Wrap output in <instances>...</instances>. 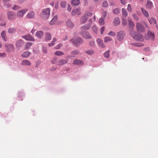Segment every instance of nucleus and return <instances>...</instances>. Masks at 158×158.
<instances>
[{"label": "nucleus", "instance_id": "nucleus-1", "mask_svg": "<svg viewBox=\"0 0 158 158\" xmlns=\"http://www.w3.org/2000/svg\"><path fill=\"white\" fill-rule=\"evenodd\" d=\"M130 35L135 40L142 41L144 38L143 36L140 34L135 32L134 31H131L129 33Z\"/></svg>", "mask_w": 158, "mask_h": 158}, {"label": "nucleus", "instance_id": "nucleus-2", "mask_svg": "<svg viewBox=\"0 0 158 158\" xmlns=\"http://www.w3.org/2000/svg\"><path fill=\"white\" fill-rule=\"evenodd\" d=\"M50 15V9L49 8L44 9L42 10L41 14L42 18L44 19H48Z\"/></svg>", "mask_w": 158, "mask_h": 158}, {"label": "nucleus", "instance_id": "nucleus-3", "mask_svg": "<svg viewBox=\"0 0 158 158\" xmlns=\"http://www.w3.org/2000/svg\"><path fill=\"white\" fill-rule=\"evenodd\" d=\"M7 18L9 21H13L16 18L15 13L12 11H8L6 13Z\"/></svg>", "mask_w": 158, "mask_h": 158}, {"label": "nucleus", "instance_id": "nucleus-4", "mask_svg": "<svg viewBox=\"0 0 158 158\" xmlns=\"http://www.w3.org/2000/svg\"><path fill=\"white\" fill-rule=\"evenodd\" d=\"M92 15L91 12L86 11L85 12V15L83 16L80 19L81 23H85L89 16H90Z\"/></svg>", "mask_w": 158, "mask_h": 158}, {"label": "nucleus", "instance_id": "nucleus-5", "mask_svg": "<svg viewBox=\"0 0 158 158\" xmlns=\"http://www.w3.org/2000/svg\"><path fill=\"white\" fill-rule=\"evenodd\" d=\"M70 41L76 46H77L83 43L82 40L80 37H77L76 39H72Z\"/></svg>", "mask_w": 158, "mask_h": 158}, {"label": "nucleus", "instance_id": "nucleus-6", "mask_svg": "<svg viewBox=\"0 0 158 158\" xmlns=\"http://www.w3.org/2000/svg\"><path fill=\"white\" fill-rule=\"evenodd\" d=\"M125 35V32L123 31H121L117 33V39L119 41H121L123 40Z\"/></svg>", "mask_w": 158, "mask_h": 158}, {"label": "nucleus", "instance_id": "nucleus-7", "mask_svg": "<svg viewBox=\"0 0 158 158\" xmlns=\"http://www.w3.org/2000/svg\"><path fill=\"white\" fill-rule=\"evenodd\" d=\"M80 34L83 38L85 39H90L92 38L90 34L86 31H81Z\"/></svg>", "mask_w": 158, "mask_h": 158}, {"label": "nucleus", "instance_id": "nucleus-8", "mask_svg": "<svg viewBox=\"0 0 158 158\" xmlns=\"http://www.w3.org/2000/svg\"><path fill=\"white\" fill-rule=\"evenodd\" d=\"M27 11V10L26 9L19 10L17 12L16 15L19 18H22Z\"/></svg>", "mask_w": 158, "mask_h": 158}, {"label": "nucleus", "instance_id": "nucleus-9", "mask_svg": "<svg viewBox=\"0 0 158 158\" xmlns=\"http://www.w3.org/2000/svg\"><path fill=\"white\" fill-rule=\"evenodd\" d=\"M155 35L153 33L151 32L150 31H148L147 35L145 36V39L147 40L151 39L152 40H153L154 39Z\"/></svg>", "mask_w": 158, "mask_h": 158}, {"label": "nucleus", "instance_id": "nucleus-10", "mask_svg": "<svg viewBox=\"0 0 158 158\" xmlns=\"http://www.w3.org/2000/svg\"><path fill=\"white\" fill-rule=\"evenodd\" d=\"M136 26L137 29L138 31L141 32L144 31V28L142 24L140 23H137Z\"/></svg>", "mask_w": 158, "mask_h": 158}, {"label": "nucleus", "instance_id": "nucleus-11", "mask_svg": "<svg viewBox=\"0 0 158 158\" xmlns=\"http://www.w3.org/2000/svg\"><path fill=\"white\" fill-rule=\"evenodd\" d=\"M66 25L67 27L70 28H72L74 26V24L70 19H68L66 21Z\"/></svg>", "mask_w": 158, "mask_h": 158}, {"label": "nucleus", "instance_id": "nucleus-12", "mask_svg": "<svg viewBox=\"0 0 158 158\" xmlns=\"http://www.w3.org/2000/svg\"><path fill=\"white\" fill-rule=\"evenodd\" d=\"M5 46L6 48L7 51L9 52L13 51L14 50L13 45L11 44H7L5 45Z\"/></svg>", "mask_w": 158, "mask_h": 158}, {"label": "nucleus", "instance_id": "nucleus-13", "mask_svg": "<svg viewBox=\"0 0 158 158\" xmlns=\"http://www.w3.org/2000/svg\"><path fill=\"white\" fill-rule=\"evenodd\" d=\"M80 9L77 8L73 10L72 11L71 14L73 15H79L81 14V12L80 11Z\"/></svg>", "mask_w": 158, "mask_h": 158}, {"label": "nucleus", "instance_id": "nucleus-14", "mask_svg": "<svg viewBox=\"0 0 158 158\" xmlns=\"http://www.w3.org/2000/svg\"><path fill=\"white\" fill-rule=\"evenodd\" d=\"M22 38L27 40H30L31 41H35L34 38L29 35H24Z\"/></svg>", "mask_w": 158, "mask_h": 158}, {"label": "nucleus", "instance_id": "nucleus-15", "mask_svg": "<svg viewBox=\"0 0 158 158\" xmlns=\"http://www.w3.org/2000/svg\"><path fill=\"white\" fill-rule=\"evenodd\" d=\"M96 41L99 46L102 48H104L105 47V45L104 44L103 41L100 38H98L96 40Z\"/></svg>", "mask_w": 158, "mask_h": 158}, {"label": "nucleus", "instance_id": "nucleus-16", "mask_svg": "<svg viewBox=\"0 0 158 158\" xmlns=\"http://www.w3.org/2000/svg\"><path fill=\"white\" fill-rule=\"evenodd\" d=\"M35 15L33 11H29L26 15V17L28 18L32 19L35 17Z\"/></svg>", "mask_w": 158, "mask_h": 158}, {"label": "nucleus", "instance_id": "nucleus-17", "mask_svg": "<svg viewBox=\"0 0 158 158\" xmlns=\"http://www.w3.org/2000/svg\"><path fill=\"white\" fill-rule=\"evenodd\" d=\"M120 23V20L119 18L116 17L114 18L113 21V23L114 26H118L119 25Z\"/></svg>", "mask_w": 158, "mask_h": 158}, {"label": "nucleus", "instance_id": "nucleus-18", "mask_svg": "<svg viewBox=\"0 0 158 158\" xmlns=\"http://www.w3.org/2000/svg\"><path fill=\"white\" fill-rule=\"evenodd\" d=\"M68 60H67L62 59L60 60L57 62V64L58 65H62L67 63Z\"/></svg>", "mask_w": 158, "mask_h": 158}, {"label": "nucleus", "instance_id": "nucleus-19", "mask_svg": "<svg viewBox=\"0 0 158 158\" xmlns=\"http://www.w3.org/2000/svg\"><path fill=\"white\" fill-rule=\"evenodd\" d=\"M73 64H77L78 65H81L83 64V61L80 60L78 59H75L73 62Z\"/></svg>", "mask_w": 158, "mask_h": 158}, {"label": "nucleus", "instance_id": "nucleus-20", "mask_svg": "<svg viewBox=\"0 0 158 158\" xmlns=\"http://www.w3.org/2000/svg\"><path fill=\"white\" fill-rule=\"evenodd\" d=\"M153 6L152 2L149 0H148L146 4V7L149 9L152 8Z\"/></svg>", "mask_w": 158, "mask_h": 158}, {"label": "nucleus", "instance_id": "nucleus-21", "mask_svg": "<svg viewBox=\"0 0 158 158\" xmlns=\"http://www.w3.org/2000/svg\"><path fill=\"white\" fill-rule=\"evenodd\" d=\"M90 27V24H87L84 26H82L81 27V31H85L86 30L89 29Z\"/></svg>", "mask_w": 158, "mask_h": 158}, {"label": "nucleus", "instance_id": "nucleus-22", "mask_svg": "<svg viewBox=\"0 0 158 158\" xmlns=\"http://www.w3.org/2000/svg\"><path fill=\"white\" fill-rule=\"evenodd\" d=\"M24 44L23 41L22 40H17L16 43L17 47H19L23 45Z\"/></svg>", "mask_w": 158, "mask_h": 158}, {"label": "nucleus", "instance_id": "nucleus-23", "mask_svg": "<svg viewBox=\"0 0 158 158\" xmlns=\"http://www.w3.org/2000/svg\"><path fill=\"white\" fill-rule=\"evenodd\" d=\"M36 35L39 38H41L43 36L44 33L42 31H38L36 32Z\"/></svg>", "mask_w": 158, "mask_h": 158}, {"label": "nucleus", "instance_id": "nucleus-24", "mask_svg": "<svg viewBox=\"0 0 158 158\" xmlns=\"http://www.w3.org/2000/svg\"><path fill=\"white\" fill-rule=\"evenodd\" d=\"M128 22L130 27H134V24L130 18H128Z\"/></svg>", "mask_w": 158, "mask_h": 158}, {"label": "nucleus", "instance_id": "nucleus-25", "mask_svg": "<svg viewBox=\"0 0 158 158\" xmlns=\"http://www.w3.org/2000/svg\"><path fill=\"white\" fill-rule=\"evenodd\" d=\"M58 19V17L57 15H55L54 16L53 18L51 20L50 22L49 23V24L51 25H53L55 24L56 21Z\"/></svg>", "mask_w": 158, "mask_h": 158}, {"label": "nucleus", "instance_id": "nucleus-26", "mask_svg": "<svg viewBox=\"0 0 158 158\" xmlns=\"http://www.w3.org/2000/svg\"><path fill=\"white\" fill-rule=\"evenodd\" d=\"M31 64L30 62L27 60H25L22 61V65H23L30 66Z\"/></svg>", "mask_w": 158, "mask_h": 158}, {"label": "nucleus", "instance_id": "nucleus-27", "mask_svg": "<svg viewBox=\"0 0 158 158\" xmlns=\"http://www.w3.org/2000/svg\"><path fill=\"white\" fill-rule=\"evenodd\" d=\"M149 23L151 24H156V20L153 17H151L150 19H148Z\"/></svg>", "mask_w": 158, "mask_h": 158}, {"label": "nucleus", "instance_id": "nucleus-28", "mask_svg": "<svg viewBox=\"0 0 158 158\" xmlns=\"http://www.w3.org/2000/svg\"><path fill=\"white\" fill-rule=\"evenodd\" d=\"M31 52L28 51H26L23 53L22 55V56L23 57H27L31 55Z\"/></svg>", "mask_w": 158, "mask_h": 158}, {"label": "nucleus", "instance_id": "nucleus-29", "mask_svg": "<svg viewBox=\"0 0 158 158\" xmlns=\"http://www.w3.org/2000/svg\"><path fill=\"white\" fill-rule=\"evenodd\" d=\"M141 10L143 15L147 18L149 17V15L148 13L143 8H141Z\"/></svg>", "mask_w": 158, "mask_h": 158}, {"label": "nucleus", "instance_id": "nucleus-30", "mask_svg": "<svg viewBox=\"0 0 158 158\" xmlns=\"http://www.w3.org/2000/svg\"><path fill=\"white\" fill-rule=\"evenodd\" d=\"M1 36L3 40L5 41H6L7 40V38L6 37V32L5 31H3L1 32Z\"/></svg>", "mask_w": 158, "mask_h": 158}, {"label": "nucleus", "instance_id": "nucleus-31", "mask_svg": "<svg viewBox=\"0 0 158 158\" xmlns=\"http://www.w3.org/2000/svg\"><path fill=\"white\" fill-rule=\"evenodd\" d=\"M45 40H49L51 38V36L50 33H46L45 34Z\"/></svg>", "mask_w": 158, "mask_h": 158}, {"label": "nucleus", "instance_id": "nucleus-32", "mask_svg": "<svg viewBox=\"0 0 158 158\" xmlns=\"http://www.w3.org/2000/svg\"><path fill=\"white\" fill-rule=\"evenodd\" d=\"M72 4L74 6H78L80 3V0H72Z\"/></svg>", "mask_w": 158, "mask_h": 158}, {"label": "nucleus", "instance_id": "nucleus-33", "mask_svg": "<svg viewBox=\"0 0 158 158\" xmlns=\"http://www.w3.org/2000/svg\"><path fill=\"white\" fill-rule=\"evenodd\" d=\"M10 0H3V2L4 4V5L5 6H6L7 7H10V4H7V3L10 1Z\"/></svg>", "mask_w": 158, "mask_h": 158}, {"label": "nucleus", "instance_id": "nucleus-34", "mask_svg": "<svg viewBox=\"0 0 158 158\" xmlns=\"http://www.w3.org/2000/svg\"><path fill=\"white\" fill-rule=\"evenodd\" d=\"M16 32V30L15 28H9L8 30V32L10 34H13L15 33Z\"/></svg>", "mask_w": 158, "mask_h": 158}, {"label": "nucleus", "instance_id": "nucleus-35", "mask_svg": "<svg viewBox=\"0 0 158 158\" xmlns=\"http://www.w3.org/2000/svg\"><path fill=\"white\" fill-rule=\"evenodd\" d=\"M122 12L123 15L124 17H127V16L128 14L126 9L123 8L122 9Z\"/></svg>", "mask_w": 158, "mask_h": 158}, {"label": "nucleus", "instance_id": "nucleus-36", "mask_svg": "<svg viewBox=\"0 0 158 158\" xmlns=\"http://www.w3.org/2000/svg\"><path fill=\"white\" fill-rule=\"evenodd\" d=\"M112 40V39L109 37L106 36L104 38V41L105 43H107L109 41H110Z\"/></svg>", "mask_w": 158, "mask_h": 158}, {"label": "nucleus", "instance_id": "nucleus-37", "mask_svg": "<svg viewBox=\"0 0 158 158\" xmlns=\"http://www.w3.org/2000/svg\"><path fill=\"white\" fill-rule=\"evenodd\" d=\"M98 22L100 25H104L105 23L104 18H100L98 20Z\"/></svg>", "mask_w": 158, "mask_h": 158}, {"label": "nucleus", "instance_id": "nucleus-38", "mask_svg": "<svg viewBox=\"0 0 158 158\" xmlns=\"http://www.w3.org/2000/svg\"><path fill=\"white\" fill-rule=\"evenodd\" d=\"M21 8V7L15 4L12 8V9L14 10H17Z\"/></svg>", "mask_w": 158, "mask_h": 158}, {"label": "nucleus", "instance_id": "nucleus-39", "mask_svg": "<svg viewBox=\"0 0 158 158\" xmlns=\"http://www.w3.org/2000/svg\"><path fill=\"white\" fill-rule=\"evenodd\" d=\"M133 45L135 46L139 47L143 46L144 45L143 44V43H133Z\"/></svg>", "mask_w": 158, "mask_h": 158}, {"label": "nucleus", "instance_id": "nucleus-40", "mask_svg": "<svg viewBox=\"0 0 158 158\" xmlns=\"http://www.w3.org/2000/svg\"><path fill=\"white\" fill-rule=\"evenodd\" d=\"M32 44V43L30 42L27 43L25 45V48L27 50L29 49L31 47Z\"/></svg>", "mask_w": 158, "mask_h": 158}, {"label": "nucleus", "instance_id": "nucleus-41", "mask_svg": "<svg viewBox=\"0 0 158 158\" xmlns=\"http://www.w3.org/2000/svg\"><path fill=\"white\" fill-rule=\"evenodd\" d=\"M85 52L89 55L93 54L94 53V51L92 49H90L85 51Z\"/></svg>", "mask_w": 158, "mask_h": 158}, {"label": "nucleus", "instance_id": "nucleus-42", "mask_svg": "<svg viewBox=\"0 0 158 158\" xmlns=\"http://www.w3.org/2000/svg\"><path fill=\"white\" fill-rule=\"evenodd\" d=\"M108 2L106 1H104L102 4V6L104 7H106L108 6Z\"/></svg>", "mask_w": 158, "mask_h": 158}, {"label": "nucleus", "instance_id": "nucleus-43", "mask_svg": "<svg viewBox=\"0 0 158 158\" xmlns=\"http://www.w3.org/2000/svg\"><path fill=\"white\" fill-rule=\"evenodd\" d=\"M56 40V38H53V40L52 42L51 43L48 44V45L50 47L52 46H53L54 44V42Z\"/></svg>", "mask_w": 158, "mask_h": 158}, {"label": "nucleus", "instance_id": "nucleus-44", "mask_svg": "<svg viewBox=\"0 0 158 158\" xmlns=\"http://www.w3.org/2000/svg\"><path fill=\"white\" fill-rule=\"evenodd\" d=\"M56 40V38H53V40L52 42L51 43L48 44V45L50 47L52 46H53L54 44V42Z\"/></svg>", "mask_w": 158, "mask_h": 158}, {"label": "nucleus", "instance_id": "nucleus-45", "mask_svg": "<svg viewBox=\"0 0 158 158\" xmlns=\"http://www.w3.org/2000/svg\"><path fill=\"white\" fill-rule=\"evenodd\" d=\"M56 40V38H53V40L52 42L51 43L48 44V45L50 47L52 46H53L54 44V42Z\"/></svg>", "mask_w": 158, "mask_h": 158}, {"label": "nucleus", "instance_id": "nucleus-46", "mask_svg": "<svg viewBox=\"0 0 158 158\" xmlns=\"http://www.w3.org/2000/svg\"><path fill=\"white\" fill-rule=\"evenodd\" d=\"M61 6L63 8H65L66 5V3L65 1H62L60 3Z\"/></svg>", "mask_w": 158, "mask_h": 158}, {"label": "nucleus", "instance_id": "nucleus-47", "mask_svg": "<svg viewBox=\"0 0 158 158\" xmlns=\"http://www.w3.org/2000/svg\"><path fill=\"white\" fill-rule=\"evenodd\" d=\"M127 20L125 18L123 19L122 20V24L123 26H126L127 24Z\"/></svg>", "mask_w": 158, "mask_h": 158}, {"label": "nucleus", "instance_id": "nucleus-48", "mask_svg": "<svg viewBox=\"0 0 158 158\" xmlns=\"http://www.w3.org/2000/svg\"><path fill=\"white\" fill-rule=\"evenodd\" d=\"M104 55L105 57L107 58H109L110 56L109 51L108 50L105 53H104Z\"/></svg>", "mask_w": 158, "mask_h": 158}, {"label": "nucleus", "instance_id": "nucleus-49", "mask_svg": "<svg viewBox=\"0 0 158 158\" xmlns=\"http://www.w3.org/2000/svg\"><path fill=\"white\" fill-rule=\"evenodd\" d=\"M92 30L95 33H97L98 32V29L96 27L94 26L92 27Z\"/></svg>", "mask_w": 158, "mask_h": 158}, {"label": "nucleus", "instance_id": "nucleus-50", "mask_svg": "<svg viewBox=\"0 0 158 158\" xmlns=\"http://www.w3.org/2000/svg\"><path fill=\"white\" fill-rule=\"evenodd\" d=\"M113 12L114 14H118L119 13V10L118 8H116L113 10Z\"/></svg>", "mask_w": 158, "mask_h": 158}, {"label": "nucleus", "instance_id": "nucleus-51", "mask_svg": "<svg viewBox=\"0 0 158 158\" xmlns=\"http://www.w3.org/2000/svg\"><path fill=\"white\" fill-rule=\"evenodd\" d=\"M55 54L57 56H60L63 55L64 53L60 51H57L55 52Z\"/></svg>", "mask_w": 158, "mask_h": 158}, {"label": "nucleus", "instance_id": "nucleus-52", "mask_svg": "<svg viewBox=\"0 0 158 158\" xmlns=\"http://www.w3.org/2000/svg\"><path fill=\"white\" fill-rule=\"evenodd\" d=\"M127 10L129 12H131L132 11V9L131 6L130 4H128L127 5Z\"/></svg>", "mask_w": 158, "mask_h": 158}, {"label": "nucleus", "instance_id": "nucleus-53", "mask_svg": "<svg viewBox=\"0 0 158 158\" xmlns=\"http://www.w3.org/2000/svg\"><path fill=\"white\" fill-rule=\"evenodd\" d=\"M108 34L112 36H114L115 35V33L114 32L112 31H110L108 33Z\"/></svg>", "mask_w": 158, "mask_h": 158}, {"label": "nucleus", "instance_id": "nucleus-54", "mask_svg": "<svg viewBox=\"0 0 158 158\" xmlns=\"http://www.w3.org/2000/svg\"><path fill=\"white\" fill-rule=\"evenodd\" d=\"M79 53V51L77 50H76L72 52L71 54L73 55H77Z\"/></svg>", "mask_w": 158, "mask_h": 158}, {"label": "nucleus", "instance_id": "nucleus-55", "mask_svg": "<svg viewBox=\"0 0 158 158\" xmlns=\"http://www.w3.org/2000/svg\"><path fill=\"white\" fill-rule=\"evenodd\" d=\"M90 45L92 47H94L95 45V42L94 41H91L89 42Z\"/></svg>", "mask_w": 158, "mask_h": 158}, {"label": "nucleus", "instance_id": "nucleus-56", "mask_svg": "<svg viewBox=\"0 0 158 158\" xmlns=\"http://www.w3.org/2000/svg\"><path fill=\"white\" fill-rule=\"evenodd\" d=\"M132 16L134 19L136 20H139V18L135 14H134L132 15Z\"/></svg>", "mask_w": 158, "mask_h": 158}, {"label": "nucleus", "instance_id": "nucleus-57", "mask_svg": "<svg viewBox=\"0 0 158 158\" xmlns=\"http://www.w3.org/2000/svg\"><path fill=\"white\" fill-rule=\"evenodd\" d=\"M105 27H103L101 28V29L100 30V32L101 35H102L105 30Z\"/></svg>", "mask_w": 158, "mask_h": 158}, {"label": "nucleus", "instance_id": "nucleus-58", "mask_svg": "<svg viewBox=\"0 0 158 158\" xmlns=\"http://www.w3.org/2000/svg\"><path fill=\"white\" fill-rule=\"evenodd\" d=\"M6 56V55L5 53H0V57H3Z\"/></svg>", "mask_w": 158, "mask_h": 158}, {"label": "nucleus", "instance_id": "nucleus-59", "mask_svg": "<svg viewBox=\"0 0 158 158\" xmlns=\"http://www.w3.org/2000/svg\"><path fill=\"white\" fill-rule=\"evenodd\" d=\"M67 10H68L69 11H70V10H71V7L69 5H68V7H67Z\"/></svg>", "mask_w": 158, "mask_h": 158}, {"label": "nucleus", "instance_id": "nucleus-60", "mask_svg": "<svg viewBox=\"0 0 158 158\" xmlns=\"http://www.w3.org/2000/svg\"><path fill=\"white\" fill-rule=\"evenodd\" d=\"M121 3L123 4H125L126 3L125 0H120Z\"/></svg>", "mask_w": 158, "mask_h": 158}, {"label": "nucleus", "instance_id": "nucleus-61", "mask_svg": "<svg viewBox=\"0 0 158 158\" xmlns=\"http://www.w3.org/2000/svg\"><path fill=\"white\" fill-rule=\"evenodd\" d=\"M107 14V12L106 11H104L103 13V16L104 17V18L106 17Z\"/></svg>", "mask_w": 158, "mask_h": 158}, {"label": "nucleus", "instance_id": "nucleus-62", "mask_svg": "<svg viewBox=\"0 0 158 158\" xmlns=\"http://www.w3.org/2000/svg\"><path fill=\"white\" fill-rule=\"evenodd\" d=\"M40 63L39 61L37 62L36 63V64L35 65V67L36 68H37L38 67V66L39 65Z\"/></svg>", "mask_w": 158, "mask_h": 158}, {"label": "nucleus", "instance_id": "nucleus-63", "mask_svg": "<svg viewBox=\"0 0 158 158\" xmlns=\"http://www.w3.org/2000/svg\"><path fill=\"white\" fill-rule=\"evenodd\" d=\"M43 52L44 53H46L47 52L46 48L45 47L43 48Z\"/></svg>", "mask_w": 158, "mask_h": 158}, {"label": "nucleus", "instance_id": "nucleus-64", "mask_svg": "<svg viewBox=\"0 0 158 158\" xmlns=\"http://www.w3.org/2000/svg\"><path fill=\"white\" fill-rule=\"evenodd\" d=\"M61 45L60 44H59L58 45V47H56V48L57 49H58V48H60V46H61Z\"/></svg>", "mask_w": 158, "mask_h": 158}]
</instances>
